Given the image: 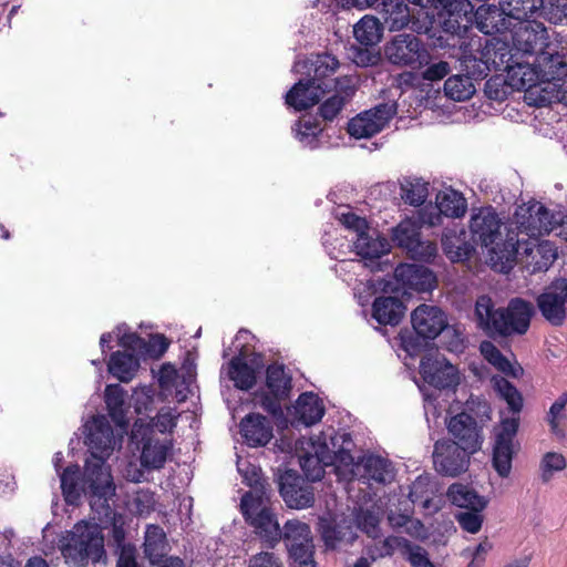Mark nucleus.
<instances>
[{"instance_id": "nucleus-1", "label": "nucleus", "mask_w": 567, "mask_h": 567, "mask_svg": "<svg viewBox=\"0 0 567 567\" xmlns=\"http://www.w3.org/2000/svg\"><path fill=\"white\" fill-rule=\"evenodd\" d=\"M85 444L91 452L83 473L78 464H71L61 474V489L70 505H76L82 495L100 514L110 513L109 501L115 496V484L106 460L114 450V433L104 415L93 416L85 425Z\"/></svg>"}, {"instance_id": "nucleus-2", "label": "nucleus", "mask_w": 567, "mask_h": 567, "mask_svg": "<svg viewBox=\"0 0 567 567\" xmlns=\"http://www.w3.org/2000/svg\"><path fill=\"white\" fill-rule=\"evenodd\" d=\"M472 240L487 250L492 267L499 272H508L516 260L522 239L512 225H503L492 206L474 210L470 220Z\"/></svg>"}, {"instance_id": "nucleus-3", "label": "nucleus", "mask_w": 567, "mask_h": 567, "mask_svg": "<svg viewBox=\"0 0 567 567\" xmlns=\"http://www.w3.org/2000/svg\"><path fill=\"white\" fill-rule=\"evenodd\" d=\"M339 65L338 59L329 53L296 61L291 71L301 78L286 93V104L299 112L318 104L323 95L336 86L339 78L333 75Z\"/></svg>"}, {"instance_id": "nucleus-4", "label": "nucleus", "mask_w": 567, "mask_h": 567, "mask_svg": "<svg viewBox=\"0 0 567 567\" xmlns=\"http://www.w3.org/2000/svg\"><path fill=\"white\" fill-rule=\"evenodd\" d=\"M535 315L534 305L523 298H512L505 308H495L491 297L483 295L475 302L477 327L489 337L525 334Z\"/></svg>"}, {"instance_id": "nucleus-5", "label": "nucleus", "mask_w": 567, "mask_h": 567, "mask_svg": "<svg viewBox=\"0 0 567 567\" xmlns=\"http://www.w3.org/2000/svg\"><path fill=\"white\" fill-rule=\"evenodd\" d=\"M61 553L70 567L106 564L104 535L97 524L81 520L68 532Z\"/></svg>"}, {"instance_id": "nucleus-6", "label": "nucleus", "mask_w": 567, "mask_h": 567, "mask_svg": "<svg viewBox=\"0 0 567 567\" xmlns=\"http://www.w3.org/2000/svg\"><path fill=\"white\" fill-rule=\"evenodd\" d=\"M511 54L505 41L497 38L471 39L464 45L461 66L476 78H486L492 70L509 69Z\"/></svg>"}, {"instance_id": "nucleus-7", "label": "nucleus", "mask_w": 567, "mask_h": 567, "mask_svg": "<svg viewBox=\"0 0 567 567\" xmlns=\"http://www.w3.org/2000/svg\"><path fill=\"white\" fill-rule=\"evenodd\" d=\"M411 322L415 334L401 336V346L410 357L417 355L427 340H434L449 327L446 315L439 307L425 303L413 310Z\"/></svg>"}, {"instance_id": "nucleus-8", "label": "nucleus", "mask_w": 567, "mask_h": 567, "mask_svg": "<svg viewBox=\"0 0 567 567\" xmlns=\"http://www.w3.org/2000/svg\"><path fill=\"white\" fill-rule=\"evenodd\" d=\"M515 74H519V89L529 90L542 83L563 81L567 76V63L557 52H550L549 47L539 52L533 65L518 64Z\"/></svg>"}, {"instance_id": "nucleus-9", "label": "nucleus", "mask_w": 567, "mask_h": 567, "mask_svg": "<svg viewBox=\"0 0 567 567\" xmlns=\"http://www.w3.org/2000/svg\"><path fill=\"white\" fill-rule=\"evenodd\" d=\"M340 223L353 233L354 251L362 259H379L390 250L388 239L371 228L365 218L348 212L339 216Z\"/></svg>"}, {"instance_id": "nucleus-10", "label": "nucleus", "mask_w": 567, "mask_h": 567, "mask_svg": "<svg viewBox=\"0 0 567 567\" xmlns=\"http://www.w3.org/2000/svg\"><path fill=\"white\" fill-rule=\"evenodd\" d=\"M384 55L391 64L413 70L427 65L431 60L426 44L417 35L405 32L385 43Z\"/></svg>"}, {"instance_id": "nucleus-11", "label": "nucleus", "mask_w": 567, "mask_h": 567, "mask_svg": "<svg viewBox=\"0 0 567 567\" xmlns=\"http://www.w3.org/2000/svg\"><path fill=\"white\" fill-rule=\"evenodd\" d=\"M471 6L472 8H474L472 3ZM434 9L439 11V14L441 17H445L443 21V29L452 34H461L462 32H465L467 29V24L472 22L473 18L476 28L482 33L487 35L505 33L506 31H509L512 29V25L514 23L512 22L511 18L507 17L506 10H504V6L501 4L499 8L496 6H481L480 8H477L475 13L471 11V13L467 14L466 18H460L458 20L462 21V28L457 31H452L451 27L449 28L445 24L450 18L447 11L442 8Z\"/></svg>"}, {"instance_id": "nucleus-12", "label": "nucleus", "mask_w": 567, "mask_h": 567, "mask_svg": "<svg viewBox=\"0 0 567 567\" xmlns=\"http://www.w3.org/2000/svg\"><path fill=\"white\" fill-rule=\"evenodd\" d=\"M519 427L518 417H504L499 426L495 429L492 465L497 475L507 478L512 472V462L519 444L515 442Z\"/></svg>"}, {"instance_id": "nucleus-13", "label": "nucleus", "mask_w": 567, "mask_h": 567, "mask_svg": "<svg viewBox=\"0 0 567 567\" xmlns=\"http://www.w3.org/2000/svg\"><path fill=\"white\" fill-rule=\"evenodd\" d=\"M554 212L547 209L542 203L532 200L518 206L514 214L515 227L512 229L526 234L529 238H537L553 231Z\"/></svg>"}, {"instance_id": "nucleus-14", "label": "nucleus", "mask_w": 567, "mask_h": 567, "mask_svg": "<svg viewBox=\"0 0 567 567\" xmlns=\"http://www.w3.org/2000/svg\"><path fill=\"white\" fill-rule=\"evenodd\" d=\"M240 507L246 522L255 528L261 539L271 545L281 539L278 520L269 507L262 506L249 494L243 496Z\"/></svg>"}, {"instance_id": "nucleus-15", "label": "nucleus", "mask_w": 567, "mask_h": 567, "mask_svg": "<svg viewBox=\"0 0 567 567\" xmlns=\"http://www.w3.org/2000/svg\"><path fill=\"white\" fill-rule=\"evenodd\" d=\"M395 114V102L380 103L351 118L347 131L354 138L371 137L382 131Z\"/></svg>"}, {"instance_id": "nucleus-16", "label": "nucleus", "mask_w": 567, "mask_h": 567, "mask_svg": "<svg viewBox=\"0 0 567 567\" xmlns=\"http://www.w3.org/2000/svg\"><path fill=\"white\" fill-rule=\"evenodd\" d=\"M473 453L456 442L450 440L437 441L434 444L433 462L437 473L455 477L465 472Z\"/></svg>"}, {"instance_id": "nucleus-17", "label": "nucleus", "mask_w": 567, "mask_h": 567, "mask_svg": "<svg viewBox=\"0 0 567 567\" xmlns=\"http://www.w3.org/2000/svg\"><path fill=\"white\" fill-rule=\"evenodd\" d=\"M536 306L551 326H561L567 313V279H558L545 288L537 296Z\"/></svg>"}, {"instance_id": "nucleus-18", "label": "nucleus", "mask_w": 567, "mask_h": 567, "mask_svg": "<svg viewBox=\"0 0 567 567\" xmlns=\"http://www.w3.org/2000/svg\"><path fill=\"white\" fill-rule=\"evenodd\" d=\"M513 45L524 54H538L548 48L547 30L542 22L533 20L514 22L509 30Z\"/></svg>"}, {"instance_id": "nucleus-19", "label": "nucleus", "mask_w": 567, "mask_h": 567, "mask_svg": "<svg viewBox=\"0 0 567 567\" xmlns=\"http://www.w3.org/2000/svg\"><path fill=\"white\" fill-rule=\"evenodd\" d=\"M420 374L424 382L435 389H449L458 384L457 369L440 353L422 358Z\"/></svg>"}, {"instance_id": "nucleus-20", "label": "nucleus", "mask_w": 567, "mask_h": 567, "mask_svg": "<svg viewBox=\"0 0 567 567\" xmlns=\"http://www.w3.org/2000/svg\"><path fill=\"white\" fill-rule=\"evenodd\" d=\"M279 492L288 507L302 509L315 503L313 488L293 471H286L279 478Z\"/></svg>"}, {"instance_id": "nucleus-21", "label": "nucleus", "mask_w": 567, "mask_h": 567, "mask_svg": "<svg viewBox=\"0 0 567 567\" xmlns=\"http://www.w3.org/2000/svg\"><path fill=\"white\" fill-rule=\"evenodd\" d=\"M395 288H402L404 293L410 291L427 292L436 285L434 272L423 265L400 264L394 269Z\"/></svg>"}, {"instance_id": "nucleus-22", "label": "nucleus", "mask_w": 567, "mask_h": 567, "mask_svg": "<svg viewBox=\"0 0 567 567\" xmlns=\"http://www.w3.org/2000/svg\"><path fill=\"white\" fill-rule=\"evenodd\" d=\"M152 430L150 426L138 425L135 422L132 430V440L137 441L140 434L142 435L141 440L143 443V449L141 453V464L143 467L147 470H159L162 468L167 460V456L173 447L172 441H158L146 439V435Z\"/></svg>"}, {"instance_id": "nucleus-23", "label": "nucleus", "mask_w": 567, "mask_h": 567, "mask_svg": "<svg viewBox=\"0 0 567 567\" xmlns=\"http://www.w3.org/2000/svg\"><path fill=\"white\" fill-rule=\"evenodd\" d=\"M447 430L456 442L466 450L475 453L482 446L481 430L476 420L467 413H458L452 416L447 423Z\"/></svg>"}, {"instance_id": "nucleus-24", "label": "nucleus", "mask_w": 567, "mask_h": 567, "mask_svg": "<svg viewBox=\"0 0 567 567\" xmlns=\"http://www.w3.org/2000/svg\"><path fill=\"white\" fill-rule=\"evenodd\" d=\"M109 506H111L109 504ZM92 511L97 515V518L103 520H112V540L118 550V559L116 567H141L136 561V549L133 545L125 543V529L121 520V516L110 507L107 515L100 514L97 511Z\"/></svg>"}, {"instance_id": "nucleus-25", "label": "nucleus", "mask_w": 567, "mask_h": 567, "mask_svg": "<svg viewBox=\"0 0 567 567\" xmlns=\"http://www.w3.org/2000/svg\"><path fill=\"white\" fill-rule=\"evenodd\" d=\"M334 93L319 106V114L324 121H333L355 94L357 87L351 76H342L332 86Z\"/></svg>"}, {"instance_id": "nucleus-26", "label": "nucleus", "mask_w": 567, "mask_h": 567, "mask_svg": "<svg viewBox=\"0 0 567 567\" xmlns=\"http://www.w3.org/2000/svg\"><path fill=\"white\" fill-rule=\"evenodd\" d=\"M361 478L378 484H389L395 477L393 464L390 460L380 455L370 454L362 458L360 464H355Z\"/></svg>"}, {"instance_id": "nucleus-27", "label": "nucleus", "mask_w": 567, "mask_h": 567, "mask_svg": "<svg viewBox=\"0 0 567 567\" xmlns=\"http://www.w3.org/2000/svg\"><path fill=\"white\" fill-rule=\"evenodd\" d=\"M240 434L249 446H264L272 437V426L266 416L250 413L240 422Z\"/></svg>"}, {"instance_id": "nucleus-28", "label": "nucleus", "mask_w": 567, "mask_h": 567, "mask_svg": "<svg viewBox=\"0 0 567 567\" xmlns=\"http://www.w3.org/2000/svg\"><path fill=\"white\" fill-rule=\"evenodd\" d=\"M258 367L249 364L243 349L231 358L227 367V375L235 388L244 391L252 389L257 383Z\"/></svg>"}, {"instance_id": "nucleus-29", "label": "nucleus", "mask_w": 567, "mask_h": 567, "mask_svg": "<svg viewBox=\"0 0 567 567\" xmlns=\"http://www.w3.org/2000/svg\"><path fill=\"white\" fill-rule=\"evenodd\" d=\"M312 445L315 453H305L299 457V463L306 478L317 482L324 476V467L332 464V457L326 442H321L317 447L315 443Z\"/></svg>"}, {"instance_id": "nucleus-30", "label": "nucleus", "mask_w": 567, "mask_h": 567, "mask_svg": "<svg viewBox=\"0 0 567 567\" xmlns=\"http://www.w3.org/2000/svg\"><path fill=\"white\" fill-rule=\"evenodd\" d=\"M406 307L398 297H377L372 303V318L383 326H396L401 322Z\"/></svg>"}, {"instance_id": "nucleus-31", "label": "nucleus", "mask_w": 567, "mask_h": 567, "mask_svg": "<svg viewBox=\"0 0 567 567\" xmlns=\"http://www.w3.org/2000/svg\"><path fill=\"white\" fill-rule=\"evenodd\" d=\"M373 8L390 31L402 30L410 22V10L403 0H378Z\"/></svg>"}, {"instance_id": "nucleus-32", "label": "nucleus", "mask_w": 567, "mask_h": 567, "mask_svg": "<svg viewBox=\"0 0 567 567\" xmlns=\"http://www.w3.org/2000/svg\"><path fill=\"white\" fill-rule=\"evenodd\" d=\"M411 3L420 6L421 8H442L447 11L449 20L446 25L452 31H457L462 28L460 18H466L472 11V6L468 0H409Z\"/></svg>"}, {"instance_id": "nucleus-33", "label": "nucleus", "mask_w": 567, "mask_h": 567, "mask_svg": "<svg viewBox=\"0 0 567 567\" xmlns=\"http://www.w3.org/2000/svg\"><path fill=\"white\" fill-rule=\"evenodd\" d=\"M326 409L320 398L312 392L299 395L295 404V417L298 424L311 426L321 421Z\"/></svg>"}, {"instance_id": "nucleus-34", "label": "nucleus", "mask_w": 567, "mask_h": 567, "mask_svg": "<svg viewBox=\"0 0 567 567\" xmlns=\"http://www.w3.org/2000/svg\"><path fill=\"white\" fill-rule=\"evenodd\" d=\"M323 442L328 445V451L332 457V464L339 463L347 467H354V457L351 454L353 441L351 434L348 432H334L331 434H323Z\"/></svg>"}, {"instance_id": "nucleus-35", "label": "nucleus", "mask_w": 567, "mask_h": 567, "mask_svg": "<svg viewBox=\"0 0 567 567\" xmlns=\"http://www.w3.org/2000/svg\"><path fill=\"white\" fill-rule=\"evenodd\" d=\"M104 396L110 417L116 426L126 431L128 427L125 408L126 392L120 384H109L105 388Z\"/></svg>"}, {"instance_id": "nucleus-36", "label": "nucleus", "mask_w": 567, "mask_h": 567, "mask_svg": "<svg viewBox=\"0 0 567 567\" xmlns=\"http://www.w3.org/2000/svg\"><path fill=\"white\" fill-rule=\"evenodd\" d=\"M462 71L465 74H455L450 76L444 83V92L447 97L454 101H465L471 99L476 89L474 81L483 80L484 78H476L467 70Z\"/></svg>"}, {"instance_id": "nucleus-37", "label": "nucleus", "mask_w": 567, "mask_h": 567, "mask_svg": "<svg viewBox=\"0 0 567 567\" xmlns=\"http://www.w3.org/2000/svg\"><path fill=\"white\" fill-rule=\"evenodd\" d=\"M442 248L452 262L466 260L475 251L474 245L465 240L463 230L460 234L454 230L445 233L442 237Z\"/></svg>"}, {"instance_id": "nucleus-38", "label": "nucleus", "mask_w": 567, "mask_h": 567, "mask_svg": "<svg viewBox=\"0 0 567 567\" xmlns=\"http://www.w3.org/2000/svg\"><path fill=\"white\" fill-rule=\"evenodd\" d=\"M447 497L453 505L465 509H484L487 505L483 496L462 483H453L447 489Z\"/></svg>"}, {"instance_id": "nucleus-39", "label": "nucleus", "mask_w": 567, "mask_h": 567, "mask_svg": "<svg viewBox=\"0 0 567 567\" xmlns=\"http://www.w3.org/2000/svg\"><path fill=\"white\" fill-rule=\"evenodd\" d=\"M502 6L512 22H522L542 17L544 0H502Z\"/></svg>"}, {"instance_id": "nucleus-40", "label": "nucleus", "mask_w": 567, "mask_h": 567, "mask_svg": "<svg viewBox=\"0 0 567 567\" xmlns=\"http://www.w3.org/2000/svg\"><path fill=\"white\" fill-rule=\"evenodd\" d=\"M109 372L122 382L133 379L140 367L138 358L133 353L116 351L109 361Z\"/></svg>"}, {"instance_id": "nucleus-41", "label": "nucleus", "mask_w": 567, "mask_h": 567, "mask_svg": "<svg viewBox=\"0 0 567 567\" xmlns=\"http://www.w3.org/2000/svg\"><path fill=\"white\" fill-rule=\"evenodd\" d=\"M144 553L152 564H157L166 554L167 539L158 525H147L145 530Z\"/></svg>"}, {"instance_id": "nucleus-42", "label": "nucleus", "mask_w": 567, "mask_h": 567, "mask_svg": "<svg viewBox=\"0 0 567 567\" xmlns=\"http://www.w3.org/2000/svg\"><path fill=\"white\" fill-rule=\"evenodd\" d=\"M266 385L274 396L288 398L292 388V379L284 364H270L266 370Z\"/></svg>"}, {"instance_id": "nucleus-43", "label": "nucleus", "mask_w": 567, "mask_h": 567, "mask_svg": "<svg viewBox=\"0 0 567 567\" xmlns=\"http://www.w3.org/2000/svg\"><path fill=\"white\" fill-rule=\"evenodd\" d=\"M436 207L442 215L457 218L465 214L467 203L462 193L447 188L436 195Z\"/></svg>"}, {"instance_id": "nucleus-44", "label": "nucleus", "mask_w": 567, "mask_h": 567, "mask_svg": "<svg viewBox=\"0 0 567 567\" xmlns=\"http://www.w3.org/2000/svg\"><path fill=\"white\" fill-rule=\"evenodd\" d=\"M292 132L296 140L301 144L302 147L310 150L319 147V136L322 133V128L316 120H299L292 127Z\"/></svg>"}, {"instance_id": "nucleus-45", "label": "nucleus", "mask_w": 567, "mask_h": 567, "mask_svg": "<svg viewBox=\"0 0 567 567\" xmlns=\"http://www.w3.org/2000/svg\"><path fill=\"white\" fill-rule=\"evenodd\" d=\"M286 547L313 544L310 526L298 519L287 520L281 532Z\"/></svg>"}, {"instance_id": "nucleus-46", "label": "nucleus", "mask_w": 567, "mask_h": 567, "mask_svg": "<svg viewBox=\"0 0 567 567\" xmlns=\"http://www.w3.org/2000/svg\"><path fill=\"white\" fill-rule=\"evenodd\" d=\"M353 34L357 41L364 47H372L381 39V27L379 19L365 16L353 27Z\"/></svg>"}, {"instance_id": "nucleus-47", "label": "nucleus", "mask_w": 567, "mask_h": 567, "mask_svg": "<svg viewBox=\"0 0 567 567\" xmlns=\"http://www.w3.org/2000/svg\"><path fill=\"white\" fill-rule=\"evenodd\" d=\"M494 388L499 396L506 401L513 417H518L523 409V396L516 386L505 378H495Z\"/></svg>"}, {"instance_id": "nucleus-48", "label": "nucleus", "mask_w": 567, "mask_h": 567, "mask_svg": "<svg viewBox=\"0 0 567 567\" xmlns=\"http://www.w3.org/2000/svg\"><path fill=\"white\" fill-rule=\"evenodd\" d=\"M421 237L420 226L412 219L402 220L393 229V241L401 248L410 249Z\"/></svg>"}, {"instance_id": "nucleus-49", "label": "nucleus", "mask_w": 567, "mask_h": 567, "mask_svg": "<svg viewBox=\"0 0 567 567\" xmlns=\"http://www.w3.org/2000/svg\"><path fill=\"white\" fill-rule=\"evenodd\" d=\"M429 184L420 178L408 179L401 186V196L403 200L411 206H421L425 203L429 189Z\"/></svg>"}, {"instance_id": "nucleus-50", "label": "nucleus", "mask_w": 567, "mask_h": 567, "mask_svg": "<svg viewBox=\"0 0 567 567\" xmlns=\"http://www.w3.org/2000/svg\"><path fill=\"white\" fill-rule=\"evenodd\" d=\"M480 351L484 359L504 373H511L512 364L501 350L491 341H482Z\"/></svg>"}, {"instance_id": "nucleus-51", "label": "nucleus", "mask_w": 567, "mask_h": 567, "mask_svg": "<svg viewBox=\"0 0 567 567\" xmlns=\"http://www.w3.org/2000/svg\"><path fill=\"white\" fill-rule=\"evenodd\" d=\"M567 465L563 454L556 452H547L540 461V478L543 483H548L555 472L565 470Z\"/></svg>"}, {"instance_id": "nucleus-52", "label": "nucleus", "mask_w": 567, "mask_h": 567, "mask_svg": "<svg viewBox=\"0 0 567 567\" xmlns=\"http://www.w3.org/2000/svg\"><path fill=\"white\" fill-rule=\"evenodd\" d=\"M313 548V544L290 545V547H287L291 560L290 567H316Z\"/></svg>"}, {"instance_id": "nucleus-53", "label": "nucleus", "mask_w": 567, "mask_h": 567, "mask_svg": "<svg viewBox=\"0 0 567 567\" xmlns=\"http://www.w3.org/2000/svg\"><path fill=\"white\" fill-rule=\"evenodd\" d=\"M406 252L413 260L430 264L437 255V247L433 241L422 240L420 237L417 241L406 250Z\"/></svg>"}, {"instance_id": "nucleus-54", "label": "nucleus", "mask_w": 567, "mask_h": 567, "mask_svg": "<svg viewBox=\"0 0 567 567\" xmlns=\"http://www.w3.org/2000/svg\"><path fill=\"white\" fill-rule=\"evenodd\" d=\"M411 542L404 537L399 536H389L380 542V545L377 547V556H373L372 559L383 558L388 556H392L395 549L403 550L404 554L408 553Z\"/></svg>"}, {"instance_id": "nucleus-55", "label": "nucleus", "mask_w": 567, "mask_h": 567, "mask_svg": "<svg viewBox=\"0 0 567 567\" xmlns=\"http://www.w3.org/2000/svg\"><path fill=\"white\" fill-rule=\"evenodd\" d=\"M179 412L176 408L163 406L152 420L153 426L161 433L172 432L177 424Z\"/></svg>"}, {"instance_id": "nucleus-56", "label": "nucleus", "mask_w": 567, "mask_h": 567, "mask_svg": "<svg viewBox=\"0 0 567 567\" xmlns=\"http://www.w3.org/2000/svg\"><path fill=\"white\" fill-rule=\"evenodd\" d=\"M358 527L368 537L377 539L381 536L380 517L370 511H363L357 516Z\"/></svg>"}, {"instance_id": "nucleus-57", "label": "nucleus", "mask_w": 567, "mask_h": 567, "mask_svg": "<svg viewBox=\"0 0 567 567\" xmlns=\"http://www.w3.org/2000/svg\"><path fill=\"white\" fill-rule=\"evenodd\" d=\"M484 509H467L458 513L455 518L458 525L471 534H476L482 528Z\"/></svg>"}, {"instance_id": "nucleus-58", "label": "nucleus", "mask_w": 567, "mask_h": 567, "mask_svg": "<svg viewBox=\"0 0 567 567\" xmlns=\"http://www.w3.org/2000/svg\"><path fill=\"white\" fill-rule=\"evenodd\" d=\"M535 252L540 259L535 261L534 271L547 270L557 258L556 249L548 241L539 244Z\"/></svg>"}, {"instance_id": "nucleus-59", "label": "nucleus", "mask_w": 567, "mask_h": 567, "mask_svg": "<svg viewBox=\"0 0 567 567\" xmlns=\"http://www.w3.org/2000/svg\"><path fill=\"white\" fill-rule=\"evenodd\" d=\"M542 17L554 23L561 22L567 18V0H548L547 6L544 3Z\"/></svg>"}, {"instance_id": "nucleus-60", "label": "nucleus", "mask_w": 567, "mask_h": 567, "mask_svg": "<svg viewBox=\"0 0 567 567\" xmlns=\"http://www.w3.org/2000/svg\"><path fill=\"white\" fill-rule=\"evenodd\" d=\"M405 555L412 567H437L431 561L427 551L420 545L412 543Z\"/></svg>"}, {"instance_id": "nucleus-61", "label": "nucleus", "mask_w": 567, "mask_h": 567, "mask_svg": "<svg viewBox=\"0 0 567 567\" xmlns=\"http://www.w3.org/2000/svg\"><path fill=\"white\" fill-rule=\"evenodd\" d=\"M168 347L169 341L167 338L164 334L156 333L152 334L147 342L145 341L143 351L151 357L159 358L167 351Z\"/></svg>"}, {"instance_id": "nucleus-62", "label": "nucleus", "mask_w": 567, "mask_h": 567, "mask_svg": "<svg viewBox=\"0 0 567 567\" xmlns=\"http://www.w3.org/2000/svg\"><path fill=\"white\" fill-rule=\"evenodd\" d=\"M286 399L287 398H277L274 396L272 394L265 393L260 399V406L272 417L279 420L284 417V411L280 401Z\"/></svg>"}, {"instance_id": "nucleus-63", "label": "nucleus", "mask_w": 567, "mask_h": 567, "mask_svg": "<svg viewBox=\"0 0 567 567\" xmlns=\"http://www.w3.org/2000/svg\"><path fill=\"white\" fill-rule=\"evenodd\" d=\"M567 392L561 393L550 405L546 421H561L566 419Z\"/></svg>"}, {"instance_id": "nucleus-64", "label": "nucleus", "mask_w": 567, "mask_h": 567, "mask_svg": "<svg viewBox=\"0 0 567 567\" xmlns=\"http://www.w3.org/2000/svg\"><path fill=\"white\" fill-rule=\"evenodd\" d=\"M249 567H282V564L274 553L261 551L250 558Z\"/></svg>"}]
</instances>
